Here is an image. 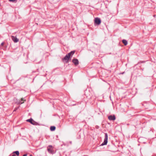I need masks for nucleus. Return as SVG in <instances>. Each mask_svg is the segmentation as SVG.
<instances>
[{
    "mask_svg": "<svg viewBox=\"0 0 156 156\" xmlns=\"http://www.w3.org/2000/svg\"><path fill=\"white\" fill-rule=\"evenodd\" d=\"M30 156H32V155H30Z\"/></svg>",
    "mask_w": 156,
    "mask_h": 156,
    "instance_id": "aec40b11",
    "label": "nucleus"
},
{
    "mask_svg": "<svg viewBox=\"0 0 156 156\" xmlns=\"http://www.w3.org/2000/svg\"><path fill=\"white\" fill-rule=\"evenodd\" d=\"M75 52V51H72L69 53L67 54V55L69 57H70L71 56H72L74 54Z\"/></svg>",
    "mask_w": 156,
    "mask_h": 156,
    "instance_id": "1a4fd4ad",
    "label": "nucleus"
},
{
    "mask_svg": "<svg viewBox=\"0 0 156 156\" xmlns=\"http://www.w3.org/2000/svg\"><path fill=\"white\" fill-rule=\"evenodd\" d=\"M13 154H15L17 156L19 155V152L18 151H16L13 152Z\"/></svg>",
    "mask_w": 156,
    "mask_h": 156,
    "instance_id": "ddd939ff",
    "label": "nucleus"
},
{
    "mask_svg": "<svg viewBox=\"0 0 156 156\" xmlns=\"http://www.w3.org/2000/svg\"><path fill=\"white\" fill-rule=\"evenodd\" d=\"M122 42L125 45H126L127 44V41L125 39H123L122 40Z\"/></svg>",
    "mask_w": 156,
    "mask_h": 156,
    "instance_id": "9b49d317",
    "label": "nucleus"
},
{
    "mask_svg": "<svg viewBox=\"0 0 156 156\" xmlns=\"http://www.w3.org/2000/svg\"><path fill=\"white\" fill-rule=\"evenodd\" d=\"M101 23V20L100 18H98V25Z\"/></svg>",
    "mask_w": 156,
    "mask_h": 156,
    "instance_id": "4468645a",
    "label": "nucleus"
},
{
    "mask_svg": "<svg viewBox=\"0 0 156 156\" xmlns=\"http://www.w3.org/2000/svg\"><path fill=\"white\" fill-rule=\"evenodd\" d=\"M4 44V42H2L1 44V45L2 46H3V45Z\"/></svg>",
    "mask_w": 156,
    "mask_h": 156,
    "instance_id": "dca6fc26",
    "label": "nucleus"
},
{
    "mask_svg": "<svg viewBox=\"0 0 156 156\" xmlns=\"http://www.w3.org/2000/svg\"><path fill=\"white\" fill-rule=\"evenodd\" d=\"M56 127L55 126H51L50 127V129L51 131H54L55 130Z\"/></svg>",
    "mask_w": 156,
    "mask_h": 156,
    "instance_id": "9d476101",
    "label": "nucleus"
},
{
    "mask_svg": "<svg viewBox=\"0 0 156 156\" xmlns=\"http://www.w3.org/2000/svg\"><path fill=\"white\" fill-rule=\"evenodd\" d=\"M85 95L88 99H90L91 97V94L89 90H86L85 92Z\"/></svg>",
    "mask_w": 156,
    "mask_h": 156,
    "instance_id": "7ed1b4c3",
    "label": "nucleus"
},
{
    "mask_svg": "<svg viewBox=\"0 0 156 156\" xmlns=\"http://www.w3.org/2000/svg\"><path fill=\"white\" fill-rule=\"evenodd\" d=\"M9 0L10 2H15V1H16V0Z\"/></svg>",
    "mask_w": 156,
    "mask_h": 156,
    "instance_id": "2eb2a0df",
    "label": "nucleus"
},
{
    "mask_svg": "<svg viewBox=\"0 0 156 156\" xmlns=\"http://www.w3.org/2000/svg\"><path fill=\"white\" fill-rule=\"evenodd\" d=\"M23 156H27V154H25Z\"/></svg>",
    "mask_w": 156,
    "mask_h": 156,
    "instance_id": "f3484780",
    "label": "nucleus"
},
{
    "mask_svg": "<svg viewBox=\"0 0 156 156\" xmlns=\"http://www.w3.org/2000/svg\"><path fill=\"white\" fill-rule=\"evenodd\" d=\"M12 156H16V155L15 154H13Z\"/></svg>",
    "mask_w": 156,
    "mask_h": 156,
    "instance_id": "6ab92c4d",
    "label": "nucleus"
},
{
    "mask_svg": "<svg viewBox=\"0 0 156 156\" xmlns=\"http://www.w3.org/2000/svg\"><path fill=\"white\" fill-rule=\"evenodd\" d=\"M108 136L107 133H105V138L104 142L100 145V146L106 145L108 143Z\"/></svg>",
    "mask_w": 156,
    "mask_h": 156,
    "instance_id": "f03ea898",
    "label": "nucleus"
},
{
    "mask_svg": "<svg viewBox=\"0 0 156 156\" xmlns=\"http://www.w3.org/2000/svg\"><path fill=\"white\" fill-rule=\"evenodd\" d=\"M12 39L13 41L15 43L18 42L19 41V39H18L16 37L14 36H11Z\"/></svg>",
    "mask_w": 156,
    "mask_h": 156,
    "instance_id": "0eeeda50",
    "label": "nucleus"
},
{
    "mask_svg": "<svg viewBox=\"0 0 156 156\" xmlns=\"http://www.w3.org/2000/svg\"><path fill=\"white\" fill-rule=\"evenodd\" d=\"M27 122L30 123L34 125H37L38 123L34 121L32 119L30 118L29 119H27Z\"/></svg>",
    "mask_w": 156,
    "mask_h": 156,
    "instance_id": "20e7f679",
    "label": "nucleus"
},
{
    "mask_svg": "<svg viewBox=\"0 0 156 156\" xmlns=\"http://www.w3.org/2000/svg\"><path fill=\"white\" fill-rule=\"evenodd\" d=\"M23 98H21V101H23Z\"/></svg>",
    "mask_w": 156,
    "mask_h": 156,
    "instance_id": "a211bd4d",
    "label": "nucleus"
},
{
    "mask_svg": "<svg viewBox=\"0 0 156 156\" xmlns=\"http://www.w3.org/2000/svg\"><path fill=\"white\" fill-rule=\"evenodd\" d=\"M47 151L49 153L53 154L55 153L54 150V147L52 145H48L47 147Z\"/></svg>",
    "mask_w": 156,
    "mask_h": 156,
    "instance_id": "f257e3e1",
    "label": "nucleus"
},
{
    "mask_svg": "<svg viewBox=\"0 0 156 156\" xmlns=\"http://www.w3.org/2000/svg\"><path fill=\"white\" fill-rule=\"evenodd\" d=\"M94 24L95 25H98V17L95 18Z\"/></svg>",
    "mask_w": 156,
    "mask_h": 156,
    "instance_id": "f8f14e48",
    "label": "nucleus"
},
{
    "mask_svg": "<svg viewBox=\"0 0 156 156\" xmlns=\"http://www.w3.org/2000/svg\"><path fill=\"white\" fill-rule=\"evenodd\" d=\"M70 57H69L67 54L65 56L64 58H62L63 60L65 61L66 63L68 62V61Z\"/></svg>",
    "mask_w": 156,
    "mask_h": 156,
    "instance_id": "39448f33",
    "label": "nucleus"
},
{
    "mask_svg": "<svg viewBox=\"0 0 156 156\" xmlns=\"http://www.w3.org/2000/svg\"><path fill=\"white\" fill-rule=\"evenodd\" d=\"M108 119L110 120H114L115 119V117L114 115H110L108 116Z\"/></svg>",
    "mask_w": 156,
    "mask_h": 156,
    "instance_id": "6e6552de",
    "label": "nucleus"
},
{
    "mask_svg": "<svg viewBox=\"0 0 156 156\" xmlns=\"http://www.w3.org/2000/svg\"><path fill=\"white\" fill-rule=\"evenodd\" d=\"M72 62L74 64L75 66L77 65L79 63L78 60L76 58L73 59L72 60Z\"/></svg>",
    "mask_w": 156,
    "mask_h": 156,
    "instance_id": "423d86ee",
    "label": "nucleus"
}]
</instances>
